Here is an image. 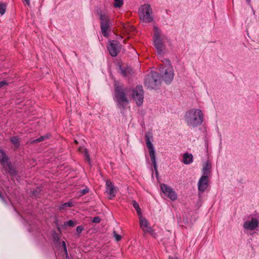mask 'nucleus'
<instances>
[{
	"instance_id": "nucleus-23",
	"label": "nucleus",
	"mask_w": 259,
	"mask_h": 259,
	"mask_svg": "<svg viewBox=\"0 0 259 259\" xmlns=\"http://www.w3.org/2000/svg\"><path fill=\"white\" fill-rule=\"evenodd\" d=\"M45 138L44 137V136H41L40 137H39V138L36 139H30L29 141H28V143L32 145V144H35V143H39V142H42L44 141H45Z\"/></svg>"
},
{
	"instance_id": "nucleus-32",
	"label": "nucleus",
	"mask_w": 259,
	"mask_h": 259,
	"mask_svg": "<svg viewBox=\"0 0 259 259\" xmlns=\"http://www.w3.org/2000/svg\"><path fill=\"white\" fill-rule=\"evenodd\" d=\"M101 221V219L100 217L97 216L93 218L92 222L94 223H100Z\"/></svg>"
},
{
	"instance_id": "nucleus-29",
	"label": "nucleus",
	"mask_w": 259,
	"mask_h": 259,
	"mask_svg": "<svg viewBox=\"0 0 259 259\" xmlns=\"http://www.w3.org/2000/svg\"><path fill=\"white\" fill-rule=\"evenodd\" d=\"M6 4L4 3H0V14L3 15L5 14L6 10Z\"/></svg>"
},
{
	"instance_id": "nucleus-36",
	"label": "nucleus",
	"mask_w": 259,
	"mask_h": 259,
	"mask_svg": "<svg viewBox=\"0 0 259 259\" xmlns=\"http://www.w3.org/2000/svg\"><path fill=\"white\" fill-rule=\"evenodd\" d=\"M55 225L58 231L59 232V234H62V231L61 228V226H60L59 224H56Z\"/></svg>"
},
{
	"instance_id": "nucleus-3",
	"label": "nucleus",
	"mask_w": 259,
	"mask_h": 259,
	"mask_svg": "<svg viewBox=\"0 0 259 259\" xmlns=\"http://www.w3.org/2000/svg\"><path fill=\"white\" fill-rule=\"evenodd\" d=\"M144 84L148 89H158L161 85L160 77L159 74L157 72L151 71V75L145 78Z\"/></svg>"
},
{
	"instance_id": "nucleus-18",
	"label": "nucleus",
	"mask_w": 259,
	"mask_h": 259,
	"mask_svg": "<svg viewBox=\"0 0 259 259\" xmlns=\"http://www.w3.org/2000/svg\"><path fill=\"white\" fill-rule=\"evenodd\" d=\"M211 168V164L210 162L207 161L205 165L202 168V176H208V175L210 172V170Z\"/></svg>"
},
{
	"instance_id": "nucleus-40",
	"label": "nucleus",
	"mask_w": 259,
	"mask_h": 259,
	"mask_svg": "<svg viewBox=\"0 0 259 259\" xmlns=\"http://www.w3.org/2000/svg\"><path fill=\"white\" fill-rule=\"evenodd\" d=\"M85 148H84L83 146H80L78 148V151L80 153H84V149H85Z\"/></svg>"
},
{
	"instance_id": "nucleus-20",
	"label": "nucleus",
	"mask_w": 259,
	"mask_h": 259,
	"mask_svg": "<svg viewBox=\"0 0 259 259\" xmlns=\"http://www.w3.org/2000/svg\"><path fill=\"white\" fill-rule=\"evenodd\" d=\"M52 236L53 239V241L55 243H60V234H58L55 230L52 231Z\"/></svg>"
},
{
	"instance_id": "nucleus-8",
	"label": "nucleus",
	"mask_w": 259,
	"mask_h": 259,
	"mask_svg": "<svg viewBox=\"0 0 259 259\" xmlns=\"http://www.w3.org/2000/svg\"><path fill=\"white\" fill-rule=\"evenodd\" d=\"M145 140L147 147L149 150V155L151 160L152 166L153 168L157 167L155 149L153 144L151 142L150 138L147 135H145Z\"/></svg>"
},
{
	"instance_id": "nucleus-28",
	"label": "nucleus",
	"mask_w": 259,
	"mask_h": 259,
	"mask_svg": "<svg viewBox=\"0 0 259 259\" xmlns=\"http://www.w3.org/2000/svg\"><path fill=\"white\" fill-rule=\"evenodd\" d=\"M84 157L85 159L89 162L91 163V160L90 158V154L89 153V151L87 148L84 149Z\"/></svg>"
},
{
	"instance_id": "nucleus-34",
	"label": "nucleus",
	"mask_w": 259,
	"mask_h": 259,
	"mask_svg": "<svg viewBox=\"0 0 259 259\" xmlns=\"http://www.w3.org/2000/svg\"><path fill=\"white\" fill-rule=\"evenodd\" d=\"M9 83L6 80H4L0 81V89L8 86Z\"/></svg>"
},
{
	"instance_id": "nucleus-5",
	"label": "nucleus",
	"mask_w": 259,
	"mask_h": 259,
	"mask_svg": "<svg viewBox=\"0 0 259 259\" xmlns=\"http://www.w3.org/2000/svg\"><path fill=\"white\" fill-rule=\"evenodd\" d=\"M154 33L153 35V46L155 48L157 54L161 55L163 54V50L165 49V45L161 37L160 30L158 27H154Z\"/></svg>"
},
{
	"instance_id": "nucleus-10",
	"label": "nucleus",
	"mask_w": 259,
	"mask_h": 259,
	"mask_svg": "<svg viewBox=\"0 0 259 259\" xmlns=\"http://www.w3.org/2000/svg\"><path fill=\"white\" fill-rule=\"evenodd\" d=\"M121 45L117 40H113L110 41L107 46L109 54L112 57H116L121 50Z\"/></svg>"
},
{
	"instance_id": "nucleus-15",
	"label": "nucleus",
	"mask_w": 259,
	"mask_h": 259,
	"mask_svg": "<svg viewBox=\"0 0 259 259\" xmlns=\"http://www.w3.org/2000/svg\"><path fill=\"white\" fill-rule=\"evenodd\" d=\"M6 164L8 167V170L6 169V170L7 171L10 176L12 177H16L18 174V171L17 170L16 168L12 165L10 161Z\"/></svg>"
},
{
	"instance_id": "nucleus-13",
	"label": "nucleus",
	"mask_w": 259,
	"mask_h": 259,
	"mask_svg": "<svg viewBox=\"0 0 259 259\" xmlns=\"http://www.w3.org/2000/svg\"><path fill=\"white\" fill-rule=\"evenodd\" d=\"M106 192L110 196V199L114 198L116 193V190L112 182L107 180L106 182Z\"/></svg>"
},
{
	"instance_id": "nucleus-50",
	"label": "nucleus",
	"mask_w": 259,
	"mask_h": 259,
	"mask_svg": "<svg viewBox=\"0 0 259 259\" xmlns=\"http://www.w3.org/2000/svg\"><path fill=\"white\" fill-rule=\"evenodd\" d=\"M166 62L170 63V61L168 59H166Z\"/></svg>"
},
{
	"instance_id": "nucleus-1",
	"label": "nucleus",
	"mask_w": 259,
	"mask_h": 259,
	"mask_svg": "<svg viewBox=\"0 0 259 259\" xmlns=\"http://www.w3.org/2000/svg\"><path fill=\"white\" fill-rule=\"evenodd\" d=\"M131 94V98L136 102L138 107L141 106L143 103L144 90L142 85H137L135 88L124 87L118 82L114 84V100L116 103L117 107L122 110L126 108L130 101L127 97Z\"/></svg>"
},
{
	"instance_id": "nucleus-25",
	"label": "nucleus",
	"mask_w": 259,
	"mask_h": 259,
	"mask_svg": "<svg viewBox=\"0 0 259 259\" xmlns=\"http://www.w3.org/2000/svg\"><path fill=\"white\" fill-rule=\"evenodd\" d=\"M41 188L38 187L36 189L31 191V194L32 196L38 197L41 194Z\"/></svg>"
},
{
	"instance_id": "nucleus-30",
	"label": "nucleus",
	"mask_w": 259,
	"mask_h": 259,
	"mask_svg": "<svg viewBox=\"0 0 259 259\" xmlns=\"http://www.w3.org/2000/svg\"><path fill=\"white\" fill-rule=\"evenodd\" d=\"M113 234L114 237H115V240L117 241H119L121 240V236L117 234V233H116V232L115 230L113 231Z\"/></svg>"
},
{
	"instance_id": "nucleus-41",
	"label": "nucleus",
	"mask_w": 259,
	"mask_h": 259,
	"mask_svg": "<svg viewBox=\"0 0 259 259\" xmlns=\"http://www.w3.org/2000/svg\"><path fill=\"white\" fill-rule=\"evenodd\" d=\"M67 227L68 226L67 225L66 222H65L64 223L61 225V229H66Z\"/></svg>"
},
{
	"instance_id": "nucleus-26",
	"label": "nucleus",
	"mask_w": 259,
	"mask_h": 259,
	"mask_svg": "<svg viewBox=\"0 0 259 259\" xmlns=\"http://www.w3.org/2000/svg\"><path fill=\"white\" fill-rule=\"evenodd\" d=\"M133 206L136 210L138 215H141L142 214L141 209L140 207V206H139L138 203L136 201L133 200Z\"/></svg>"
},
{
	"instance_id": "nucleus-43",
	"label": "nucleus",
	"mask_w": 259,
	"mask_h": 259,
	"mask_svg": "<svg viewBox=\"0 0 259 259\" xmlns=\"http://www.w3.org/2000/svg\"><path fill=\"white\" fill-rule=\"evenodd\" d=\"M64 253H65L66 259H70L67 251H66V252H64Z\"/></svg>"
},
{
	"instance_id": "nucleus-24",
	"label": "nucleus",
	"mask_w": 259,
	"mask_h": 259,
	"mask_svg": "<svg viewBox=\"0 0 259 259\" xmlns=\"http://www.w3.org/2000/svg\"><path fill=\"white\" fill-rule=\"evenodd\" d=\"M144 231L145 233H149L152 237L155 238H156L157 236V233L155 232V231L151 227H149L147 228V229L144 230Z\"/></svg>"
},
{
	"instance_id": "nucleus-17",
	"label": "nucleus",
	"mask_w": 259,
	"mask_h": 259,
	"mask_svg": "<svg viewBox=\"0 0 259 259\" xmlns=\"http://www.w3.org/2000/svg\"><path fill=\"white\" fill-rule=\"evenodd\" d=\"M185 164H189L193 162V155L192 154L185 153L183 155V161Z\"/></svg>"
},
{
	"instance_id": "nucleus-31",
	"label": "nucleus",
	"mask_w": 259,
	"mask_h": 259,
	"mask_svg": "<svg viewBox=\"0 0 259 259\" xmlns=\"http://www.w3.org/2000/svg\"><path fill=\"white\" fill-rule=\"evenodd\" d=\"M89 192V189L86 187L84 189L79 191V196H82Z\"/></svg>"
},
{
	"instance_id": "nucleus-44",
	"label": "nucleus",
	"mask_w": 259,
	"mask_h": 259,
	"mask_svg": "<svg viewBox=\"0 0 259 259\" xmlns=\"http://www.w3.org/2000/svg\"><path fill=\"white\" fill-rule=\"evenodd\" d=\"M26 3V4L28 6L30 5V1L29 0H24Z\"/></svg>"
},
{
	"instance_id": "nucleus-37",
	"label": "nucleus",
	"mask_w": 259,
	"mask_h": 259,
	"mask_svg": "<svg viewBox=\"0 0 259 259\" xmlns=\"http://www.w3.org/2000/svg\"><path fill=\"white\" fill-rule=\"evenodd\" d=\"M0 199L4 203H7L6 198L2 193L0 194Z\"/></svg>"
},
{
	"instance_id": "nucleus-33",
	"label": "nucleus",
	"mask_w": 259,
	"mask_h": 259,
	"mask_svg": "<svg viewBox=\"0 0 259 259\" xmlns=\"http://www.w3.org/2000/svg\"><path fill=\"white\" fill-rule=\"evenodd\" d=\"M66 224H67V225L68 227H73L76 225V223L71 220H70L67 221Z\"/></svg>"
},
{
	"instance_id": "nucleus-38",
	"label": "nucleus",
	"mask_w": 259,
	"mask_h": 259,
	"mask_svg": "<svg viewBox=\"0 0 259 259\" xmlns=\"http://www.w3.org/2000/svg\"><path fill=\"white\" fill-rule=\"evenodd\" d=\"M62 247L63 248V250H64V252H66V251H67V249L66 243L64 241H63L62 242Z\"/></svg>"
},
{
	"instance_id": "nucleus-47",
	"label": "nucleus",
	"mask_w": 259,
	"mask_h": 259,
	"mask_svg": "<svg viewBox=\"0 0 259 259\" xmlns=\"http://www.w3.org/2000/svg\"><path fill=\"white\" fill-rule=\"evenodd\" d=\"M246 2L248 5H250V0H246Z\"/></svg>"
},
{
	"instance_id": "nucleus-4",
	"label": "nucleus",
	"mask_w": 259,
	"mask_h": 259,
	"mask_svg": "<svg viewBox=\"0 0 259 259\" xmlns=\"http://www.w3.org/2000/svg\"><path fill=\"white\" fill-rule=\"evenodd\" d=\"M97 14L100 16V27L103 35L105 37H108L109 33L111 30V23L109 17L102 14L100 9L97 10Z\"/></svg>"
},
{
	"instance_id": "nucleus-46",
	"label": "nucleus",
	"mask_w": 259,
	"mask_h": 259,
	"mask_svg": "<svg viewBox=\"0 0 259 259\" xmlns=\"http://www.w3.org/2000/svg\"><path fill=\"white\" fill-rule=\"evenodd\" d=\"M169 259H178V258L177 257H175V256H169Z\"/></svg>"
},
{
	"instance_id": "nucleus-39",
	"label": "nucleus",
	"mask_w": 259,
	"mask_h": 259,
	"mask_svg": "<svg viewBox=\"0 0 259 259\" xmlns=\"http://www.w3.org/2000/svg\"><path fill=\"white\" fill-rule=\"evenodd\" d=\"M52 135L50 133H47L44 135L45 140L49 139L51 137Z\"/></svg>"
},
{
	"instance_id": "nucleus-51",
	"label": "nucleus",
	"mask_w": 259,
	"mask_h": 259,
	"mask_svg": "<svg viewBox=\"0 0 259 259\" xmlns=\"http://www.w3.org/2000/svg\"><path fill=\"white\" fill-rule=\"evenodd\" d=\"M2 194V192L0 191V194Z\"/></svg>"
},
{
	"instance_id": "nucleus-11",
	"label": "nucleus",
	"mask_w": 259,
	"mask_h": 259,
	"mask_svg": "<svg viewBox=\"0 0 259 259\" xmlns=\"http://www.w3.org/2000/svg\"><path fill=\"white\" fill-rule=\"evenodd\" d=\"M160 189L163 193L172 200L177 199V195L172 189L165 184L160 185Z\"/></svg>"
},
{
	"instance_id": "nucleus-27",
	"label": "nucleus",
	"mask_w": 259,
	"mask_h": 259,
	"mask_svg": "<svg viewBox=\"0 0 259 259\" xmlns=\"http://www.w3.org/2000/svg\"><path fill=\"white\" fill-rule=\"evenodd\" d=\"M123 4L122 0H114L113 6L116 8H120Z\"/></svg>"
},
{
	"instance_id": "nucleus-16",
	"label": "nucleus",
	"mask_w": 259,
	"mask_h": 259,
	"mask_svg": "<svg viewBox=\"0 0 259 259\" xmlns=\"http://www.w3.org/2000/svg\"><path fill=\"white\" fill-rule=\"evenodd\" d=\"M9 161L8 156L6 154L4 150L0 148V163L4 165Z\"/></svg>"
},
{
	"instance_id": "nucleus-45",
	"label": "nucleus",
	"mask_w": 259,
	"mask_h": 259,
	"mask_svg": "<svg viewBox=\"0 0 259 259\" xmlns=\"http://www.w3.org/2000/svg\"><path fill=\"white\" fill-rule=\"evenodd\" d=\"M154 168V171L155 172V173H156V172L158 171V167H155V168Z\"/></svg>"
},
{
	"instance_id": "nucleus-48",
	"label": "nucleus",
	"mask_w": 259,
	"mask_h": 259,
	"mask_svg": "<svg viewBox=\"0 0 259 259\" xmlns=\"http://www.w3.org/2000/svg\"><path fill=\"white\" fill-rule=\"evenodd\" d=\"M155 174L156 177H157V178H158V171L156 172Z\"/></svg>"
},
{
	"instance_id": "nucleus-9",
	"label": "nucleus",
	"mask_w": 259,
	"mask_h": 259,
	"mask_svg": "<svg viewBox=\"0 0 259 259\" xmlns=\"http://www.w3.org/2000/svg\"><path fill=\"white\" fill-rule=\"evenodd\" d=\"M160 79L164 81L166 84H170L174 79V72L172 70L168 69H165L164 67L160 68Z\"/></svg>"
},
{
	"instance_id": "nucleus-14",
	"label": "nucleus",
	"mask_w": 259,
	"mask_h": 259,
	"mask_svg": "<svg viewBox=\"0 0 259 259\" xmlns=\"http://www.w3.org/2000/svg\"><path fill=\"white\" fill-rule=\"evenodd\" d=\"M118 69L120 70L121 74L125 78L129 79V75H131L133 73V71L132 68L128 67L123 68L121 64L118 65Z\"/></svg>"
},
{
	"instance_id": "nucleus-12",
	"label": "nucleus",
	"mask_w": 259,
	"mask_h": 259,
	"mask_svg": "<svg viewBox=\"0 0 259 259\" xmlns=\"http://www.w3.org/2000/svg\"><path fill=\"white\" fill-rule=\"evenodd\" d=\"M197 185L199 191L204 192L208 185V176H202L199 179Z\"/></svg>"
},
{
	"instance_id": "nucleus-2",
	"label": "nucleus",
	"mask_w": 259,
	"mask_h": 259,
	"mask_svg": "<svg viewBox=\"0 0 259 259\" xmlns=\"http://www.w3.org/2000/svg\"><path fill=\"white\" fill-rule=\"evenodd\" d=\"M184 119L188 126L196 127L202 124L204 115L200 109L193 108L186 112Z\"/></svg>"
},
{
	"instance_id": "nucleus-21",
	"label": "nucleus",
	"mask_w": 259,
	"mask_h": 259,
	"mask_svg": "<svg viewBox=\"0 0 259 259\" xmlns=\"http://www.w3.org/2000/svg\"><path fill=\"white\" fill-rule=\"evenodd\" d=\"M73 206L72 201H69L67 202L62 203L59 206V210L62 211L66 207H71Z\"/></svg>"
},
{
	"instance_id": "nucleus-42",
	"label": "nucleus",
	"mask_w": 259,
	"mask_h": 259,
	"mask_svg": "<svg viewBox=\"0 0 259 259\" xmlns=\"http://www.w3.org/2000/svg\"><path fill=\"white\" fill-rule=\"evenodd\" d=\"M55 225L56 224H59V220H58V219L57 218V217H54V222Z\"/></svg>"
},
{
	"instance_id": "nucleus-19",
	"label": "nucleus",
	"mask_w": 259,
	"mask_h": 259,
	"mask_svg": "<svg viewBox=\"0 0 259 259\" xmlns=\"http://www.w3.org/2000/svg\"><path fill=\"white\" fill-rule=\"evenodd\" d=\"M140 216V225L141 228L143 230L144 228H146V229H147V228L149 227L148 226L149 223L148 221L146 219V218L143 217L142 216V214Z\"/></svg>"
},
{
	"instance_id": "nucleus-7",
	"label": "nucleus",
	"mask_w": 259,
	"mask_h": 259,
	"mask_svg": "<svg viewBox=\"0 0 259 259\" xmlns=\"http://www.w3.org/2000/svg\"><path fill=\"white\" fill-rule=\"evenodd\" d=\"M250 216L251 220L245 221L243 227L244 229L253 231L259 226V213L255 211Z\"/></svg>"
},
{
	"instance_id": "nucleus-6",
	"label": "nucleus",
	"mask_w": 259,
	"mask_h": 259,
	"mask_svg": "<svg viewBox=\"0 0 259 259\" xmlns=\"http://www.w3.org/2000/svg\"><path fill=\"white\" fill-rule=\"evenodd\" d=\"M152 12V10L150 5H142L139 9V15L141 20L146 23L152 22L153 18L151 16Z\"/></svg>"
},
{
	"instance_id": "nucleus-49",
	"label": "nucleus",
	"mask_w": 259,
	"mask_h": 259,
	"mask_svg": "<svg viewBox=\"0 0 259 259\" xmlns=\"http://www.w3.org/2000/svg\"><path fill=\"white\" fill-rule=\"evenodd\" d=\"M74 143H75V144H78V142L76 140H74Z\"/></svg>"
},
{
	"instance_id": "nucleus-22",
	"label": "nucleus",
	"mask_w": 259,
	"mask_h": 259,
	"mask_svg": "<svg viewBox=\"0 0 259 259\" xmlns=\"http://www.w3.org/2000/svg\"><path fill=\"white\" fill-rule=\"evenodd\" d=\"M10 141L13 145H15L17 147H19L20 145V141L18 136H13L11 137Z\"/></svg>"
},
{
	"instance_id": "nucleus-35",
	"label": "nucleus",
	"mask_w": 259,
	"mask_h": 259,
	"mask_svg": "<svg viewBox=\"0 0 259 259\" xmlns=\"http://www.w3.org/2000/svg\"><path fill=\"white\" fill-rule=\"evenodd\" d=\"M84 228L82 226H78L76 228V231L78 235H79L83 230Z\"/></svg>"
}]
</instances>
